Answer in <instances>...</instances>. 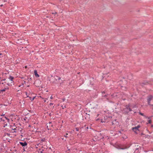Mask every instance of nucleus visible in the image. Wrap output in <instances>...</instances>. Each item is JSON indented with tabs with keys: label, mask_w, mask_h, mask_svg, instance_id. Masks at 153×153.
Instances as JSON below:
<instances>
[{
	"label": "nucleus",
	"mask_w": 153,
	"mask_h": 153,
	"mask_svg": "<svg viewBox=\"0 0 153 153\" xmlns=\"http://www.w3.org/2000/svg\"><path fill=\"white\" fill-rule=\"evenodd\" d=\"M140 127V125H138L137 126L133 128L132 129L135 133H137V131H139L138 129Z\"/></svg>",
	"instance_id": "nucleus-1"
},
{
	"label": "nucleus",
	"mask_w": 153,
	"mask_h": 153,
	"mask_svg": "<svg viewBox=\"0 0 153 153\" xmlns=\"http://www.w3.org/2000/svg\"><path fill=\"white\" fill-rule=\"evenodd\" d=\"M153 98V96L152 95H149L148 97L147 101L148 102V104L149 105H150V102L151 100Z\"/></svg>",
	"instance_id": "nucleus-2"
},
{
	"label": "nucleus",
	"mask_w": 153,
	"mask_h": 153,
	"mask_svg": "<svg viewBox=\"0 0 153 153\" xmlns=\"http://www.w3.org/2000/svg\"><path fill=\"white\" fill-rule=\"evenodd\" d=\"M1 120H2L3 121H7V122H9V119L6 117H3L2 118H1Z\"/></svg>",
	"instance_id": "nucleus-3"
},
{
	"label": "nucleus",
	"mask_w": 153,
	"mask_h": 153,
	"mask_svg": "<svg viewBox=\"0 0 153 153\" xmlns=\"http://www.w3.org/2000/svg\"><path fill=\"white\" fill-rule=\"evenodd\" d=\"M130 105H128L126 106V111H125L126 112H127L129 111H131V110L130 109Z\"/></svg>",
	"instance_id": "nucleus-4"
},
{
	"label": "nucleus",
	"mask_w": 153,
	"mask_h": 153,
	"mask_svg": "<svg viewBox=\"0 0 153 153\" xmlns=\"http://www.w3.org/2000/svg\"><path fill=\"white\" fill-rule=\"evenodd\" d=\"M20 143L22 146H25L27 145V143L25 142L24 143L20 142Z\"/></svg>",
	"instance_id": "nucleus-5"
},
{
	"label": "nucleus",
	"mask_w": 153,
	"mask_h": 153,
	"mask_svg": "<svg viewBox=\"0 0 153 153\" xmlns=\"http://www.w3.org/2000/svg\"><path fill=\"white\" fill-rule=\"evenodd\" d=\"M34 74L35 76L36 77H39V75L38 74L37 71L36 70H35L34 71Z\"/></svg>",
	"instance_id": "nucleus-6"
},
{
	"label": "nucleus",
	"mask_w": 153,
	"mask_h": 153,
	"mask_svg": "<svg viewBox=\"0 0 153 153\" xmlns=\"http://www.w3.org/2000/svg\"><path fill=\"white\" fill-rule=\"evenodd\" d=\"M9 79L11 81H12L13 79V77L12 76H10ZM11 82L12 83V82Z\"/></svg>",
	"instance_id": "nucleus-7"
},
{
	"label": "nucleus",
	"mask_w": 153,
	"mask_h": 153,
	"mask_svg": "<svg viewBox=\"0 0 153 153\" xmlns=\"http://www.w3.org/2000/svg\"><path fill=\"white\" fill-rule=\"evenodd\" d=\"M56 80H57V79H58V80H60V79H61V78L60 77H59L58 76H56Z\"/></svg>",
	"instance_id": "nucleus-8"
},
{
	"label": "nucleus",
	"mask_w": 153,
	"mask_h": 153,
	"mask_svg": "<svg viewBox=\"0 0 153 153\" xmlns=\"http://www.w3.org/2000/svg\"><path fill=\"white\" fill-rule=\"evenodd\" d=\"M151 120H149L148 121V123H151Z\"/></svg>",
	"instance_id": "nucleus-9"
},
{
	"label": "nucleus",
	"mask_w": 153,
	"mask_h": 153,
	"mask_svg": "<svg viewBox=\"0 0 153 153\" xmlns=\"http://www.w3.org/2000/svg\"><path fill=\"white\" fill-rule=\"evenodd\" d=\"M106 118L107 119H108V120H109L110 118V117H107V116H106V117H104V118L105 119Z\"/></svg>",
	"instance_id": "nucleus-10"
},
{
	"label": "nucleus",
	"mask_w": 153,
	"mask_h": 153,
	"mask_svg": "<svg viewBox=\"0 0 153 153\" xmlns=\"http://www.w3.org/2000/svg\"><path fill=\"white\" fill-rule=\"evenodd\" d=\"M5 91V89H3V90H1L0 91L1 92H2L3 91Z\"/></svg>",
	"instance_id": "nucleus-11"
},
{
	"label": "nucleus",
	"mask_w": 153,
	"mask_h": 153,
	"mask_svg": "<svg viewBox=\"0 0 153 153\" xmlns=\"http://www.w3.org/2000/svg\"><path fill=\"white\" fill-rule=\"evenodd\" d=\"M19 87H20L21 86H22V87H24V86H23V84H22V85H19Z\"/></svg>",
	"instance_id": "nucleus-12"
},
{
	"label": "nucleus",
	"mask_w": 153,
	"mask_h": 153,
	"mask_svg": "<svg viewBox=\"0 0 153 153\" xmlns=\"http://www.w3.org/2000/svg\"><path fill=\"white\" fill-rule=\"evenodd\" d=\"M35 98V97H33V98L32 99V101L33 100H34V99Z\"/></svg>",
	"instance_id": "nucleus-13"
},
{
	"label": "nucleus",
	"mask_w": 153,
	"mask_h": 153,
	"mask_svg": "<svg viewBox=\"0 0 153 153\" xmlns=\"http://www.w3.org/2000/svg\"><path fill=\"white\" fill-rule=\"evenodd\" d=\"M56 13H56V12L53 13H52V14H56Z\"/></svg>",
	"instance_id": "nucleus-14"
},
{
	"label": "nucleus",
	"mask_w": 153,
	"mask_h": 153,
	"mask_svg": "<svg viewBox=\"0 0 153 153\" xmlns=\"http://www.w3.org/2000/svg\"><path fill=\"white\" fill-rule=\"evenodd\" d=\"M53 105V103H51L50 104V105Z\"/></svg>",
	"instance_id": "nucleus-15"
},
{
	"label": "nucleus",
	"mask_w": 153,
	"mask_h": 153,
	"mask_svg": "<svg viewBox=\"0 0 153 153\" xmlns=\"http://www.w3.org/2000/svg\"><path fill=\"white\" fill-rule=\"evenodd\" d=\"M140 114H141L142 115H143V113H140Z\"/></svg>",
	"instance_id": "nucleus-16"
},
{
	"label": "nucleus",
	"mask_w": 153,
	"mask_h": 153,
	"mask_svg": "<svg viewBox=\"0 0 153 153\" xmlns=\"http://www.w3.org/2000/svg\"><path fill=\"white\" fill-rule=\"evenodd\" d=\"M50 99H53V97L52 96H51V97H50Z\"/></svg>",
	"instance_id": "nucleus-17"
},
{
	"label": "nucleus",
	"mask_w": 153,
	"mask_h": 153,
	"mask_svg": "<svg viewBox=\"0 0 153 153\" xmlns=\"http://www.w3.org/2000/svg\"><path fill=\"white\" fill-rule=\"evenodd\" d=\"M29 98H30V99L31 100H32V98H31V97H29Z\"/></svg>",
	"instance_id": "nucleus-18"
},
{
	"label": "nucleus",
	"mask_w": 153,
	"mask_h": 153,
	"mask_svg": "<svg viewBox=\"0 0 153 153\" xmlns=\"http://www.w3.org/2000/svg\"><path fill=\"white\" fill-rule=\"evenodd\" d=\"M27 92H26V95H27Z\"/></svg>",
	"instance_id": "nucleus-19"
},
{
	"label": "nucleus",
	"mask_w": 153,
	"mask_h": 153,
	"mask_svg": "<svg viewBox=\"0 0 153 153\" xmlns=\"http://www.w3.org/2000/svg\"><path fill=\"white\" fill-rule=\"evenodd\" d=\"M2 6H3V4H1V5H0V6H1V7Z\"/></svg>",
	"instance_id": "nucleus-20"
},
{
	"label": "nucleus",
	"mask_w": 153,
	"mask_h": 153,
	"mask_svg": "<svg viewBox=\"0 0 153 153\" xmlns=\"http://www.w3.org/2000/svg\"><path fill=\"white\" fill-rule=\"evenodd\" d=\"M2 54L1 53H0V55H1Z\"/></svg>",
	"instance_id": "nucleus-21"
},
{
	"label": "nucleus",
	"mask_w": 153,
	"mask_h": 153,
	"mask_svg": "<svg viewBox=\"0 0 153 153\" xmlns=\"http://www.w3.org/2000/svg\"><path fill=\"white\" fill-rule=\"evenodd\" d=\"M108 120H106L105 121H106V122L107 121H108Z\"/></svg>",
	"instance_id": "nucleus-22"
},
{
	"label": "nucleus",
	"mask_w": 153,
	"mask_h": 153,
	"mask_svg": "<svg viewBox=\"0 0 153 153\" xmlns=\"http://www.w3.org/2000/svg\"><path fill=\"white\" fill-rule=\"evenodd\" d=\"M152 127H153V125H152Z\"/></svg>",
	"instance_id": "nucleus-23"
},
{
	"label": "nucleus",
	"mask_w": 153,
	"mask_h": 153,
	"mask_svg": "<svg viewBox=\"0 0 153 153\" xmlns=\"http://www.w3.org/2000/svg\"><path fill=\"white\" fill-rule=\"evenodd\" d=\"M25 68H27V66H25Z\"/></svg>",
	"instance_id": "nucleus-24"
},
{
	"label": "nucleus",
	"mask_w": 153,
	"mask_h": 153,
	"mask_svg": "<svg viewBox=\"0 0 153 153\" xmlns=\"http://www.w3.org/2000/svg\"><path fill=\"white\" fill-rule=\"evenodd\" d=\"M65 137H67V135H66V136H65Z\"/></svg>",
	"instance_id": "nucleus-25"
},
{
	"label": "nucleus",
	"mask_w": 153,
	"mask_h": 153,
	"mask_svg": "<svg viewBox=\"0 0 153 153\" xmlns=\"http://www.w3.org/2000/svg\"><path fill=\"white\" fill-rule=\"evenodd\" d=\"M65 137H67V135H66V136H65Z\"/></svg>",
	"instance_id": "nucleus-26"
},
{
	"label": "nucleus",
	"mask_w": 153,
	"mask_h": 153,
	"mask_svg": "<svg viewBox=\"0 0 153 153\" xmlns=\"http://www.w3.org/2000/svg\"><path fill=\"white\" fill-rule=\"evenodd\" d=\"M46 102V100H45V102Z\"/></svg>",
	"instance_id": "nucleus-27"
},
{
	"label": "nucleus",
	"mask_w": 153,
	"mask_h": 153,
	"mask_svg": "<svg viewBox=\"0 0 153 153\" xmlns=\"http://www.w3.org/2000/svg\"><path fill=\"white\" fill-rule=\"evenodd\" d=\"M152 151H153V150H152Z\"/></svg>",
	"instance_id": "nucleus-28"
}]
</instances>
